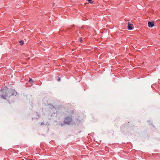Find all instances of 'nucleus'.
Masks as SVG:
<instances>
[{
	"label": "nucleus",
	"instance_id": "obj_3",
	"mask_svg": "<svg viewBox=\"0 0 160 160\" xmlns=\"http://www.w3.org/2000/svg\"><path fill=\"white\" fill-rule=\"evenodd\" d=\"M133 24L131 23V22H130L128 23V29L129 30H132V26Z\"/></svg>",
	"mask_w": 160,
	"mask_h": 160
},
{
	"label": "nucleus",
	"instance_id": "obj_4",
	"mask_svg": "<svg viewBox=\"0 0 160 160\" xmlns=\"http://www.w3.org/2000/svg\"><path fill=\"white\" fill-rule=\"evenodd\" d=\"M153 22H149L148 23V25L149 27H152L154 26Z\"/></svg>",
	"mask_w": 160,
	"mask_h": 160
},
{
	"label": "nucleus",
	"instance_id": "obj_1",
	"mask_svg": "<svg viewBox=\"0 0 160 160\" xmlns=\"http://www.w3.org/2000/svg\"><path fill=\"white\" fill-rule=\"evenodd\" d=\"M17 92L14 89H11L7 92L3 90L0 91V101L6 99L13 95L16 96Z\"/></svg>",
	"mask_w": 160,
	"mask_h": 160
},
{
	"label": "nucleus",
	"instance_id": "obj_7",
	"mask_svg": "<svg viewBox=\"0 0 160 160\" xmlns=\"http://www.w3.org/2000/svg\"><path fill=\"white\" fill-rule=\"evenodd\" d=\"M79 40H80V42H82V38H79Z\"/></svg>",
	"mask_w": 160,
	"mask_h": 160
},
{
	"label": "nucleus",
	"instance_id": "obj_5",
	"mask_svg": "<svg viewBox=\"0 0 160 160\" xmlns=\"http://www.w3.org/2000/svg\"><path fill=\"white\" fill-rule=\"evenodd\" d=\"M19 43L21 45H22L23 44V41H20Z\"/></svg>",
	"mask_w": 160,
	"mask_h": 160
},
{
	"label": "nucleus",
	"instance_id": "obj_6",
	"mask_svg": "<svg viewBox=\"0 0 160 160\" xmlns=\"http://www.w3.org/2000/svg\"><path fill=\"white\" fill-rule=\"evenodd\" d=\"M92 0H88V2L91 3H92L93 2H91L90 1H91Z\"/></svg>",
	"mask_w": 160,
	"mask_h": 160
},
{
	"label": "nucleus",
	"instance_id": "obj_8",
	"mask_svg": "<svg viewBox=\"0 0 160 160\" xmlns=\"http://www.w3.org/2000/svg\"><path fill=\"white\" fill-rule=\"evenodd\" d=\"M58 81H60V78H58Z\"/></svg>",
	"mask_w": 160,
	"mask_h": 160
},
{
	"label": "nucleus",
	"instance_id": "obj_2",
	"mask_svg": "<svg viewBox=\"0 0 160 160\" xmlns=\"http://www.w3.org/2000/svg\"><path fill=\"white\" fill-rule=\"evenodd\" d=\"M72 121V118H71L66 117L64 120V122L65 123L69 125L71 124Z\"/></svg>",
	"mask_w": 160,
	"mask_h": 160
},
{
	"label": "nucleus",
	"instance_id": "obj_9",
	"mask_svg": "<svg viewBox=\"0 0 160 160\" xmlns=\"http://www.w3.org/2000/svg\"><path fill=\"white\" fill-rule=\"evenodd\" d=\"M32 80V79L31 78H30L29 80V82H30Z\"/></svg>",
	"mask_w": 160,
	"mask_h": 160
}]
</instances>
